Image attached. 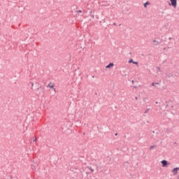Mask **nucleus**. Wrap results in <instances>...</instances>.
<instances>
[{
  "instance_id": "nucleus-13",
  "label": "nucleus",
  "mask_w": 179,
  "mask_h": 179,
  "mask_svg": "<svg viewBox=\"0 0 179 179\" xmlns=\"http://www.w3.org/2000/svg\"><path fill=\"white\" fill-rule=\"evenodd\" d=\"M77 13H82V10H77Z\"/></svg>"
},
{
  "instance_id": "nucleus-17",
  "label": "nucleus",
  "mask_w": 179,
  "mask_h": 179,
  "mask_svg": "<svg viewBox=\"0 0 179 179\" xmlns=\"http://www.w3.org/2000/svg\"><path fill=\"white\" fill-rule=\"evenodd\" d=\"M153 148H155V145H152L150 148V150L153 149Z\"/></svg>"
},
{
  "instance_id": "nucleus-4",
  "label": "nucleus",
  "mask_w": 179,
  "mask_h": 179,
  "mask_svg": "<svg viewBox=\"0 0 179 179\" xmlns=\"http://www.w3.org/2000/svg\"><path fill=\"white\" fill-rule=\"evenodd\" d=\"M161 163L162 164V167H166V166H167V161L166 160H162Z\"/></svg>"
},
{
  "instance_id": "nucleus-14",
  "label": "nucleus",
  "mask_w": 179,
  "mask_h": 179,
  "mask_svg": "<svg viewBox=\"0 0 179 179\" xmlns=\"http://www.w3.org/2000/svg\"><path fill=\"white\" fill-rule=\"evenodd\" d=\"M133 64H134L135 65H138V62H134Z\"/></svg>"
},
{
  "instance_id": "nucleus-15",
  "label": "nucleus",
  "mask_w": 179,
  "mask_h": 179,
  "mask_svg": "<svg viewBox=\"0 0 179 179\" xmlns=\"http://www.w3.org/2000/svg\"><path fill=\"white\" fill-rule=\"evenodd\" d=\"M33 141L34 142H36V141H37V138L35 137Z\"/></svg>"
},
{
  "instance_id": "nucleus-10",
  "label": "nucleus",
  "mask_w": 179,
  "mask_h": 179,
  "mask_svg": "<svg viewBox=\"0 0 179 179\" xmlns=\"http://www.w3.org/2000/svg\"><path fill=\"white\" fill-rule=\"evenodd\" d=\"M156 85H159V83H152V86H155Z\"/></svg>"
},
{
  "instance_id": "nucleus-1",
  "label": "nucleus",
  "mask_w": 179,
  "mask_h": 179,
  "mask_svg": "<svg viewBox=\"0 0 179 179\" xmlns=\"http://www.w3.org/2000/svg\"><path fill=\"white\" fill-rule=\"evenodd\" d=\"M166 108H169V110H173L174 108V104L173 103L172 101H169L166 102Z\"/></svg>"
},
{
  "instance_id": "nucleus-8",
  "label": "nucleus",
  "mask_w": 179,
  "mask_h": 179,
  "mask_svg": "<svg viewBox=\"0 0 179 179\" xmlns=\"http://www.w3.org/2000/svg\"><path fill=\"white\" fill-rule=\"evenodd\" d=\"M148 5H150V3L149 1H147L146 3H144V8H146Z\"/></svg>"
},
{
  "instance_id": "nucleus-2",
  "label": "nucleus",
  "mask_w": 179,
  "mask_h": 179,
  "mask_svg": "<svg viewBox=\"0 0 179 179\" xmlns=\"http://www.w3.org/2000/svg\"><path fill=\"white\" fill-rule=\"evenodd\" d=\"M171 3L172 6H173V8L177 7V0H171Z\"/></svg>"
},
{
  "instance_id": "nucleus-7",
  "label": "nucleus",
  "mask_w": 179,
  "mask_h": 179,
  "mask_svg": "<svg viewBox=\"0 0 179 179\" xmlns=\"http://www.w3.org/2000/svg\"><path fill=\"white\" fill-rule=\"evenodd\" d=\"M87 168L88 169V170H90L92 173L94 171V169H93L91 166H87Z\"/></svg>"
},
{
  "instance_id": "nucleus-3",
  "label": "nucleus",
  "mask_w": 179,
  "mask_h": 179,
  "mask_svg": "<svg viewBox=\"0 0 179 179\" xmlns=\"http://www.w3.org/2000/svg\"><path fill=\"white\" fill-rule=\"evenodd\" d=\"M173 174H174V176H177V174H178V168H175L173 169V170L172 171Z\"/></svg>"
},
{
  "instance_id": "nucleus-11",
  "label": "nucleus",
  "mask_w": 179,
  "mask_h": 179,
  "mask_svg": "<svg viewBox=\"0 0 179 179\" xmlns=\"http://www.w3.org/2000/svg\"><path fill=\"white\" fill-rule=\"evenodd\" d=\"M153 43H156V45H157L159 44V42H158L157 41H156V40H154V41H153Z\"/></svg>"
},
{
  "instance_id": "nucleus-18",
  "label": "nucleus",
  "mask_w": 179,
  "mask_h": 179,
  "mask_svg": "<svg viewBox=\"0 0 179 179\" xmlns=\"http://www.w3.org/2000/svg\"><path fill=\"white\" fill-rule=\"evenodd\" d=\"M115 136H118V133H115Z\"/></svg>"
},
{
  "instance_id": "nucleus-19",
  "label": "nucleus",
  "mask_w": 179,
  "mask_h": 179,
  "mask_svg": "<svg viewBox=\"0 0 179 179\" xmlns=\"http://www.w3.org/2000/svg\"><path fill=\"white\" fill-rule=\"evenodd\" d=\"M113 24L115 26V23H113Z\"/></svg>"
},
{
  "instance_id": "nucleus-16",
  "label": "nucleus",
  "mask_w": 179,
  "mask_h": 179,
  "mask_svg": "<svg viewBox=\"0 0 179 179\" xmlns=\"http://www.w3.org/2000/svg\"><path fill=\"white\" fill-rule=\"evenodd\" d=\"M31 87L34 86V83H31Z\"/></svg>"
},
{
  "instance_id": "nucleus-6",
  "label": "nucleus",
  "mask_w": 179,
  "mask_h": 179,
  "mask_svg": "<svg viewBox=\"0 0 179 179\" xmlns=\"http://www.w3.org/2000/svg\"><path fill=\"white\" fill-rule=\"evenodd\" d=\"M51 83H50L48 85V87H50L51 89H54V87H55V85H51Z\"/></svg>"
},
{
  "instance_id": "nucleus-12",
  "label": "nucleus",
  "mask_w": 179,
  "mask_h": 179,
  "mask_svg": "<svg viewBox=\"0 0 179 179\" xmlns=\"http://www.w3.org/2000/svg\"><path fill=\"white\" fill-rule=\"evenodd\" d=\"M149 108H148L145 112H144V114H146V113H148V111H149Z\"/></svg>"
},
{
  "instance_id": "nucleus-9",
  "label": "nucleus",
  "mask_w": 179,
  "mask_h": 179,
  "mask_svg": "<svg viewBox=\"0 0 179 179\" xmlns=\"http://www.w3.org/2000/svg\"><path fill=\"white\" fill-rule=\"evenodd\" d=\"M129 64H134V59H130L129 60Z\"/></svg>"
},
{
  "instance_id": "nucleus-5",
  "label": "nucleus",
  "mask_w": 179,
  "mask_h": 179,
  "mask_svg": "<svg viewBox=\"0 0 179 179\" xmlns=\"http://www.w3.org/2000/svg\"><path fill=\"white\" fill-rule=\"evenodd\" d=\"M111 66H114V63H110L108 65L106 66V69L111 68Z\"/></svg>"
}]
</instances>
